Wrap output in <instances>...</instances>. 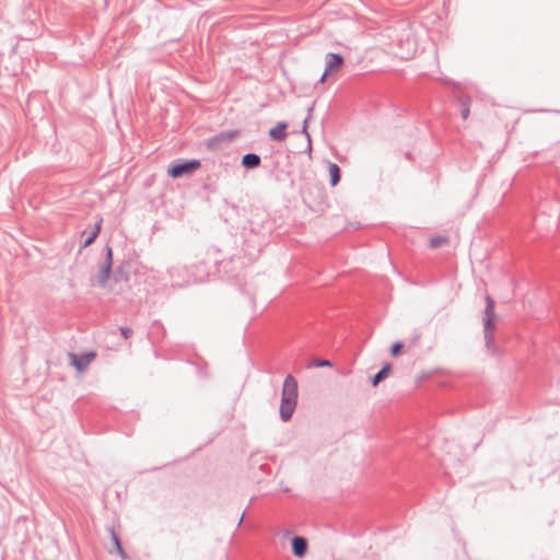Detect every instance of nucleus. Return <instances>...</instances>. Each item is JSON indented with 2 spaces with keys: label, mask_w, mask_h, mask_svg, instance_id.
<instances>
[{
  "label": "nucleus",
  "mask_w": 560,
  "mask_h": 560,
  "mask_svg": "<svg viewBox=\"0 0 560 560\" xmlns=\"http://www.w3.org/2000/svg\"><path fill=\"white\" fill-rule=\"evenodd\" d=\"M112 538H113V541H114V545L117 549V552L119 553V556L122 558V559H126L127 558V555L125 552V550L122 549L120 542H119V539L117 537V535L115 533H112Z\"/></svg>",
  "instance_id": "nucleus-15"
},
{
  "label": "nucleus",
  "mask_w": 560,
  "mask_h": 560,
  "mask_svg": "<svg viewBox=\"0 0 560 560\" xmlns=\"http://www.w3.org/2000/svg\"><path fill=\"white\" fill-rule=\"evenodd\" d=\"M260 164V158L257 154L248 153L242 159V165L245 168H254Z\"/></svg>",
  "instance_id": "nucleus-10"
},
{
  "label": "nucleus",
  "mask_w": 560,
  "mask_h": 560,
  "mask_svg": "<svg viewBox=\"0 0 560 560\" xmlns=\"http://www.w3.org/2000/svg\"><path fill=\"white\" fill-rule=\"evenodd\" d=\"M303 132L306 135V137H310L307 133V120H304Z\"/></svg>",
  "instance_id": "nucleus-18"
},
{
  "label": "nucleus",
  "mask_w": 560,
  "mask_h": 560,
  "mask_svg": "<svg viewBox=\"0 0 560 560\" xmlns=\"http://www.w3.org/2000/svg\"><path fill=\"white\" fill-rule=\"evenodd\" d=\"M390 371H392V365L388 363L384 364V366L381 369V371L378 373H376L371 378L372 386L376 387L380 384V382H382L383 380L388 377V375L390 374Z\"/></svg>",
  "instance_id": "nucleus-8"
},
{
  "label": "nucleus",
  "mask_w": 560,
  "mask_h": 560,
  "mask_svg": "<svg viewBox=\"0 0 560 560\" xmlns=\"http://www.w3.org/2000/svg\"><path fill=\"white\" fill-rule=\"evenodd\" d=\"M112 262H113V250L110 247L107 248V256L105 259L104 265L101 267L98 272L95 275L94 280L95 282L103 288L110 289L107 285V281L109 279L110 269H112Z\"/></svg>",
  "instance_id": "nucleus-2"
},
{
  "label": "nucleus",
  "mask_w": 560,
  "mask_h": 560,
  "mask_svg": "<svg viewBox=\"0 0 560 560\" xmlns=\"http://www.w3.org/2000/svg\"><path fill=\"white\" fill-rule=\"evenodd\" d=\"M200 167V162L198 160H191L189 162L185 163H178L173 165L168 171V175L173 178L180 177L186 174H190L194 171L198 170Z\"/></svg>",
  "instance_id": "nucleus-3"
},
{
  "label": "nucleus",
  "mask_w": 560,
  "mask_h": 560,
  "mask_svg": "<svg viewBox=\"0 0 560 560\" xmlns=\"http://www.w3.org/2000/svg\"><path fill=\"white\" fill-rule=\"evenodd\" d=\"M101 229H102V219H100L96 222L94 229L85 237L84 243H83V247H88L89 245H91L95 241V238L97 237V235L101 232Z\"/></svg>",
  "instance_id": "nucleus-11"
},
{
  "label": "nucleus",
  "mask_w": 560,
  "mask_h": 560,
  "mask_svg": "<svg viewBox=\"0 0 560 560\" xmlns=\"http://www.w3.org/2000/svg\"><path fill=\"white\" fill-rule=\"evenodd\" d=\"M298 400V383L292 375H288L283 381L280 416L283 421H288L295 409Z\"/></svg>",
  "instance_id": "nucleus-1"
},
{
  "label": "nucleus",
  "mask_w": 560,
  "mask_h": 560,
  "mask_svg": "<svg viewBox=\"0 0 560 560\" xmlns=\"http://www.w3.org/2000/svg\"><path fill=\"white\" fill-rule=\"evenodd\" d=\"M402 343L401 342H395L392 347H390V354L393 357H397L400 354L401 350H402Z\"/></svg>",
  "instance_id": "nucleus-16"
},
{
  "label": "nucleus",
  "mask_w": 560,
  "mask_h": 560,
  "mask_svg": "<svg viewBox=\"0 0 560 560\" xmlns=\"http://www.w3.org/2000/svg\"><path fill=\"white\" fill-rule=\"evenodd\" d=\"M330 185L332 187L337 186L340 180V168L336 163L329 162L327 165Z\"/></svg>",
  "instance_id": "nucleus-9"
},
{
  "label": "nucleus",
  "mask_w": 560,
  "mask_h": 560,
  "mask_svg": "<svg viewBox=\"0 0 560 560\" xmlns=\"http://www.w3.org/2000/svg\"><path fill=\"white\" fill-rule=\"evenodd\" d=\"M448 243L446 235H438L430 238L429 245L431 248H439Z\"/></svg>",
  "instance_id": "nucleus-13"
},
{
  "label": "nucleus",
  "mask_w": 560,
  "mask_h": 560,
  "mask_svg": "<svg viewBox=\"0 0 560 560\" xmlns=\"http://www.w3.org/2000/svg\"><path fill=\"white\" fill-rule=\"evenodd\" d=\"M470 106H471V100L470 97H465L462 101V117L463 119H467L470 115Z\"/></svg>",
  "instance_id": "nucleus-14"
},
{
  "label": "nucleus",
  "mask_w": 560,
  "mask_h": 560,
  "mask_svg": "<svg viewBox=\"0 0 560 560\" xmlns=\"http://www.w3.org/2000/svg\"><path fill=\"white\" fill-rule=\"evenodd\" d=\"M343 65V58L338 54H328L326 56V70L320 78V82L326 80V77L332 74L341 69Z\"/></svg>",
  "instance_id": "nucleus-5"
},
{
  "label": "nucleus",
  "mask_w": 560,
  "mask_h": 560,
  "mask_svg": "<svg viewBox=\"0 0 560 560\" xmlns=\"http://www.w3.org/2000/svg\"><path fill=\"white\" fill-rule=\"evenodd\" d=\"M292 551L295 557L303 558L307 551V541L303 537H294L291 541Z\"/></svg>",
  "instance_id": "nucleus-6"
},
{
  "label": "nucleus",
  "mask_w": 560,
  "mask_h": 560,
  "mask_svg": "<svg viewBox=\"0 0 560 560\" xmlns=\"http://www.w3.org/2000/svg\"><path fill=\"white\" fill-rule=\"evenodd\" d=\"M494 316V302L491 298H487V307H486V327H490L492 319Z\"/></svg>",
  "instance_id": "nucleus-12"
},
{
  "label": "nucleus",
  "mask_w": 560,
  "mask_h": 560,
  "mask_svg": "<svg viewBox=\"0 0 560 560\" xmlns=\"http://www.w3.org/2000/svg\"><path fill=\"white\" fill-rule=\"evenodd\" d=\"M413 336H416V339H415V341H416L418 339V337L420 336V334L419 332H415Z\"/></svg>",
  "instance_id": "nucleus-19"
},
{
  "label": "nucleus",
  "mask_w": 560,
  "mask_h": 560,
  "mask_svg": "<svg viewBox=\"0 0 560 560\" xmlns=\"http://www.w3.org/2000/svg\"><path fill=\"white\" fill-rule=\"evenodd\" d=\"M287 122H279L276 127L269 130V136L275 141H284L287 139Z\"/></svg>",
  "instance_id": "nucleus-7"
},
{
  "label": "nucleus",
  "mask_w": 560,
  "mask_h": 560,
  "mask_svg": "<svg viewBox=\"0 0 560 560\" xmlns=\"http://www.w3.org/2000/svg\"><path fill=\"white\" fill-rule=\"evenodd\" d=\"M68 358L70 360V364L74 366L79 372L84 371L91 362L95 359L94 352H86L81 355L75 353H69Z\"/></svg>",
  "instance_id": "nucleus-4"
},
{
  "label": "nucleus",
  "mask_w": 560,
  "mask_h": 560,
  "mask_svg": "<svg viewBox=\"0 0 560 560\" xmlns=\"http://www.w3.org/2000/svg\"><path fill=\"white\" fill-rule=\"evenodd\" d=\"M316 366H331L330 361L327 360H320L315 363Z\"/></svg>",
  "instance_id": "nucleus-17"
}]
</instances>
